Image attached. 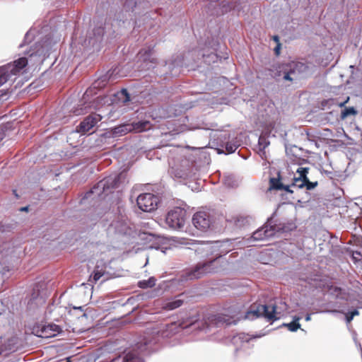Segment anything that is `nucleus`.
I'll list each match as a JSON object with an SVG mask.
<instances>
[{
	"instance_id": "cd10ccee",
	"label": "nucleus",
	"mask_w": 362,
	"mask_h": 362,
	"mask_svg": "<svg viewBox=\"0 0 362 362\" xmlns=\"http://www.w3.org/2000/svg\"><path fill=\"white\" fill-rule=\"evenodd\" d=\"M123 362H144V361L136 354L129 352L124 356Z\"/></svg>"
},
{
	"instance_id": "37998d69",
	"label": "nucleus",
	"mask_w": 362,
	"mask_h": 362,
	"mask_svg": "<svg viewBox=\"0 0 362 362\" xmlns=\"http://www.w3.org/2000/svg\"><path fill=\"white\" fill-rule=\"evenodd\" d=\"M74 113L76 115H79L83 114V113H84V112L82 110V109H80V110H79V109L76 108V109H75V110H74Z\"/></svg>"
},
{
	"instance_id": "1a4fd4ad",
	"label": "nucleus",
	"mask_w": 362,
	"mask_h": 362,
	"mask_svg": "<svg viewBox=\"0 0 362 362\" xmlns=\"http://www.w3.org/2000/svg\"><path fill=\"white\" fill-rule=\"evenodd\" d=\"M136 203L141 211L151 212L156 209L158 197L151 193H144L137 197Z\"/></svg>"
},
{
	"instance_id": "c03bdc74",
	"label": "nucleus",
	"mask_w": 362,
	"mask_h": 362,
	"mask_svg": "<svg viewBox=\"0 0 362 362\" xmlns=\"http://www.w3.org/2000/svg\"><path fill=\"white\" fill-rule=\"evenodd\" d=\"M243 339V337H241L240 334L239 335H237V336H235L233 338V341H234V343L238 340V339Z\"/></svg>"
},
{
	"instance_id": "e2e57ef3",
	"label": "nucleus",
	"mask_w": 362,
	"mask_h": 362,
	"mask_svg": "<svg viewBox=\"0 0 362 362\" xmlns=\"http://www.w3.org/2000/svg\"><path fill=\"white\" fill-rule=\"evenodd\" d=\"M1 354V351L0 350V354Z\"/></svg>"
},
{
	"instance_id": "a878e982",
	"label": "nucleus",
	"mask_w": 362,
	"mask_h": 362,
	"mask_svg": "<svg viewBox=\"0 0 362 362\" xmlns=\"http://www.w3.org/2000/svg\"><path fill=\"white\" fill-rule=\"evenodd\" d=\"M328 292L337 298H344L345 296L344 291L336 286H331L328 289Z\"/></svg>"
},
{
	"instance_id": "72a5a7b5",
	"label": "nucleus",
	"mask_w": 362,
	"mask_h": 362,
	"mask_svg": "<svg viewBox=\"0 0 362 362\" xmlns=\"http://www.w3.org/2000/svg\"><path fill=\"white\" fill-rule=\"evenodd\" d=\"M269 141L267 140V139L263 136L261 135L258 140V144L261 149L264 150L269 145Z\"/></svg>"
},
{
	"instance_id": "7c9ffc66",
	"label": "nucleus",
	"mask_w": 362,
	"mask_h": 362,
	"mask_svg": "<svg viewBox=\"0 0 362 362\" xmlns=\"http://www.w3.org/2000/svg\"><path fill=\"white\" fill-rule=\"evenodd\" d=\"M300 319V318H293L291 322L286 324L285 326H286L290 331L295 332L300 328V324L298 322Z\"/></svg>"
},
{
	"instance_id": "8fccbe9b",
	"label": "nucleus",
	"mask_w": 362,
	"mask_h": 362,
	"mask_svg": "<svg viewBox=\"0 0 362 362\" xmlns=\"http://www.w3.org/2000/svg\"><path fill=\"white\" fill-rule=\"evenodd\" d=\"M273 40H274L276 42H277V44H278V43H279V37L277 35H274V36L273 37Z\"/></svg>"
},
{
	"instance_id": "ddd939ff",
	"label": "nucleus",
	"mask_w": 362,
	"mask_h": 362,
	"mask_svg": "<svg viewBox=\"0 0 362 362\" xmlns=\"http://www.w3.org/2000/svg\"><path fill=\"white\" fill-rule=\"evenodd\" d=\"M154 47L155 45H149L141 49L138 53L139 59L146 63V66L150 64L148 69L153 68L157 64V59L153 57Z\"/></svg>"
},
{
	"instance_id": "423d86ee",
	"label": "nucleus",
	"mask_w": 362,
	"mask_h": 362,
	"mask_svg": "<svg viewBox=\"0 0 362 362\" xmlns=\"http://www.w3.org/2000/svg\"><path fill=\"white\" fill-rule=\"evenodd\" d=\"M216 260L217 258H215L208 262L198 263L193 269L187 273V279L190 280L199 279L206 274L216 272L217 268L214 267Z\"/></svg>"
},
{
	"instance_id": "aec40b11",
	"label": "nucleus",
	"mask_w": 362,
	"mask_h": 362,
	"mask_svg": "<svg viewBox=\"0 0 362 362\" xmlns=\"http://www.w3.org/2000/svg\"><path fill=\"white\" fill-rule=\"evenodd\" d=\"M132 125L131 124H124L117 126L113 129V134L115 136H121L126 134L132 131Z\"/></svg>"
},
{
	"instance_id": "b1692460",
	"label": "nucleus",
	"mask_w": 362,
	"mask_h": 362,
	"mask_svg": "<svg viewBox=\"0 0 362 362\" xmlns=\"http://www.w3.org/2000/svg\"><path fill=\"white\" fill-rule=\"evenodd\" d=\"M115 97L116 100L122 104H126L129 101H130V96L128 93L127 89L123 88L120 91L117 92L115 94Z\"/></svg>"
},
{
	"instance_id": "9b49d317",
	"label": "nucleus",
	"mask_w": 362,
	"mask_h": 362,
	"mask_svg": "<svg viewBox=\"0 0 362 362\" xmlns=\"http://www.w3.org/2000/svg\"><path fill=\"white\" fill-rule=\"evenodd\" d=\"M103 117L97 113L91 114L83 119L76 127V132L86 134L91 130L101 119Z\"/></svg>"
},
{
	"instance_id": "20e7f679",
	"label": "nucleus",
	"mask_w": 362,
	"mask_h": 362,
	"mask_svg": "<svg viewBox=\"0 0 362 362\" xmlns=\"http://www.w3.org/2000/svg\"><path fill=\"white\" fill-rule=\"evenodd\" d=\"M279 314L276 305L270 302L268 304L253 303L245 311L244 317H276Z\"/></svg>"
},
{
	"instance_id": "e433bc0d",
	"label": "nucleus",
	"mask_w": 362,
	"mask_h": 362,
	"mask_svg": "<svg viewBox=\"0 0 362 362\" xmlns=\"http://www.w3.org/2000/svg\"><path fill=\"white\" fill-rule=\"evenodd\" d=\"M343 313L345 315L344 317H355L356 315H360V313L356 308L348 309L346 311L343 312Z\"/></svg>"
},
{
	"instance_id": "58836bf2",
	"label": "nucleus",
	"mask_w": 362,
	"mask_h": 362,
	"mask_svg": "<svg viewBox=\"0 0 362 362\" xmlns=\"http://www.w3.org/2000/svg\"><path fill=\"white\" fill-rule=\"evenodd\" d=\"M104 273L102 272L101 271L98 270V267H97L95 271H94V273H93V279L95 281H97L98 280H99L103 276Z\"/></svg>"
},
{
	"instance_id": "6e6552de",
	"label": "nucleus",
	"mask_w": 362,
	"mask_h": 362,
	"mask_svg": "<svg viewBox=\"0 0 362 362\" xmlns=\"http://www.w3.org/2000/svg\"><path fill=\"white\" fill-rule=\"evenodd\" d=\"M216 136L218 145L222 148H225L227 153H234L240 145L237 138L230 139V134L228 132H219Z\"/></svg>"
},
{
	"instance_id": "864d4df0",
	"label": "nucleus",
	"mask_w": 362,
	"mask_h": 362,
	"mask_svg": "<svg viewBox=\"0 0 362 362\" xmlns=\"http://www.w3.org/2000/svg\"><path fill=\"white\" fill-rule=\"evenodd\" d=\"M327 312V310H324V309H320L319 310H317L316 313H325Z\"/></svg>"
},
{
	"instance_id": "6e6d98bb",
	"label": "nucleus",
	"mask_w": 362,
	"mask_h": 362,
	"mask_svg": "<svg viewBox=\"0 0 362 362\" xmlns=\"http://www.w3.org/2000/svg\"><path fill=\"white\" fill-rule=\"evenodd\" d=\"M268 320V322H270L271 320H278L279 318H272V317H269V318H267Z\"/></svg>"
},
{
	"instance_id": "4c0bfd02",
	"label": "nucleus",
	"mask_w": 362,
	"mask_h": 362,
	"mask_svg": "<svg viewBox=\"0 0 362 362\" xmlns=\"http://www.w3.org/2000/svg\"><path fill=\"white\" fill-rule=\"evenodd\" d=\"M305 180H306V184H305V187L308 190H311V189H314L317 185V182H310L308 180L307 176H306V179Z\"/></svg>"
},
{
	"instance_id": "052dcab7",
	"label": "nucleus",
	"mask_w": 362,
	"mask_h": 362,
	"mask_svg": "<svg viewBox=\"0 0 362 362\" xmlns=\"http://www.w3.org/2000/svg\"><path fill=\"white\" fill-rule=\"evenodd\" d=\"M332 313H337L336 310H333V311H331Z\"/></svg>"
},
{
	"instance_id": "c85d7f7f",
	"label": "nucleus",
	"mask_w": 362,
	"mask_h": 362,
	"mask_svg": "<svg viewBox=\"0 0 362 362\" xmlns=\"http://www.w3.org/2000/svg\"><path fill=\"white\" fill-rule=\"evenodd\" d=\"M357 114L356 110L354 107H345L341 113V118L345 119L349 115H356Z\"/></svg>"
},
{
	"instance_id": "6ab92c4d",
	"label": "nucleus",
	"mask_w": 362,
	"mask_h": 362,
	"mask_svg": "<svg viewBox=\"0 0 362 362\" xmlns=\"http://www.w3.org/2000/svg\"><path fill=\"white\" fill-rule=\"evenodd\" d=\"M182 296H183V294H180L175 298L165 302L163 308L167 310H173L180 307L183 304V299L181 298Z\"/></svg>"
},
{
	"instance_id": "de8ad7c7",
	"label": "nucleus",
	"mask_w": 362,
	"mask_h": 362,
	"mask_svg": "<svg viewBox=\"0 0 362 362\" xmlns=\"http://www.w3.org/2000/svg\"><path fill=\"white\" fill-rule=\"evenodd\" d=\"M229 9H237V10H239V8L237 7V6H233V5H230L228 4V5Z\"/></svg>"
},
{
	"instance_id": "473e14b6",
	"label": "nucleus",
	"mask_w": 362,
	"mask_h": 362,
	"mask_svg": "<svg viewBox=\"0 0 362 362\" xmlns=\"http://www.w3.org/2000/svg\"><path fill=\"white\" fill-rule=\"evenodd\" d=\"M202 57L204 59V62L206 63L210 64L211 62H215L217 59V54L211 52V54L206 55L205 54H202Z\"/></svg>"
},
{
	"instance_id": "f3484780",
	"label": "nucleus",
	"mask_w": 362,
	"mask_h": 362,
	"mask_svg": "<svg viewBox=\"0 0 362 362\" xmlns=\"http://www.w3.org/2000/svg\"><path fill=\"white\" fill-rule=\"evenodd\" d=\"M55 310H56L57 314L60 315L61 317H63L64 315L66 316V315H74V313H72L73 310L74 311H79L80 312L79 317H87V313L86 312H83V307H81V306L73 307L72 309H71L70 308H67L66 307H64V308L57 307V308H55Z\"/></svg>"
},
{
	"instance_id": "680f3d73",
	"label": "nucleus",
	"mask_w": 362,
	"mask_h": 362,
	"mask_svg": "<svg viewBox=\"0 0 362 362\" xmlns=\"http://www.w3.org/2000/svg\"><path fill=\"white\" fill-rule=\"evenodd\" d=\"M3 313L1 312H0V315H1Z\"/></svg>"
},
{
	"instance_id": "603ef678",
	"label": "nucleus",
	"mask_w": 362,
	"mask_h": 362,
	"mask_svg": "<svg viewBox=\"0 0 362 362\" xmlns=\"http://www.w3.org/2000/svg\"><path fill=\"white\" fill-rule=\"evenodd\" d=\"M3 308H4V303L2 301L0 300V310H1Z\"/></svg>"
},
{
	"instance_id": "412c9836",
	"label": "nucleus",
	"mask_w": 362,
	"mask_h": 362,
	"mask_svg": "<svg viewBox=\"0 0 362 362\" xmlns=\"http://www.w3.org/2000/svg\"><path fill=\"white\" fill-rule=\"evenodd\" d=\"M132 125V131H135L137 132H141L144 131H146L147 129H149L151 127L150 122L148 121H139L138 122H135L133 124H131Z\"/></svg>"
},
{
	"instance_id": "dca6fc26",
	"label": "nucleus",
	"mask_w": 362,
	"mask_h": 362,
	"mask_svg": "<svg viewBox=\"0 0 362 362\" xmlns=\"http://www.w3.org/2000/svg\"><path fill=\"white\" fill-rule=\"evenodd\" d=\"M298 173V177H296L295 175L293 177H291V187H296L298 189H301L305 187V184H306V175L308 172V168H298L297 171Z\"/></svg>"
},
{
	"instance_id": "f03ea898",
	"label": "nucleus",
	"mask_w": 362,
	"mask_h": 362,
	"mask_svg": "<svg viewBox=\"0 0 362 362\" xmlns=\"http://www.w3.org/2000/svg\"><path fill=\"white\" fill-rule=\"evenodd\" d=\"M25 57H20L13 62L0 66V87L8 81H15L18 76L25 71L28 65Z\"/></svg>"
},
{
	"instance_id": "2eb2a0df",
	"label": "nucleus",
	"mask_w": 362,
	"mask_h": 362,
	"mask_svg": "<svg viewBox=\"0 0 362 362\" xmlns=\"http://www.w3.org/2000/svg\"><path fill=\"white\" fill-rule=\"evenodd\" d=\"M227 243L228 240L226 242L216 241L212 243L205 244L202 250L206 252L210 251L211 252H218V253L216 255L219 257L228 252L229 250L223 248Z\"/></svg>"
},
{
	"instance_id": "49530a36",
	"label": "nucleus",
	"mask_w": 362,
	"mask_h": 362,
	"mask_svg": "<svg viewBox=\"0 0 362 362\" xmlns=\"http://www.w3.org/2000/svg\"><path fill=\"white\" fill-rule=\"evenodd\" d=\"M120 318H113L111 321L110 322H106V323H116Z\"/></svg>"
},
{
	"instance_id": "4be33fe9",
	"label": "nucleus",
	"mask_w": 362,
	"mask_h": 362,
	"mask_svg": "<svg viewBox=\"0 0 362 362\" xmlns=\"http://www.w3.org/2000/svg\"><path fill=\"white\" fill-rule=\"evenodd\" d=\"M45 47L42 44L37 45V43H35V47L33 49V46L30 47V49L25 52L26 55H28L29 57L33 56H41L44 54L45 53Z\"/></svg>"
},
{
	"instance_id": "a211bd4d",
	"label": "nucleus",
	"mask_w": 362,
	"mask_h": 362,
	"mask_svg": "<svg viewBox=\"0 0 362 362\" xmlns=\"http://www.w3.org/2000/svg\"><path fill=\"white\" fill-rule=\"evenodd\" d=\"M285 184L281 182V172H277L276 177H270L269 179V190H284Z\"/></svg>"
},
{
	"instance_id": "4468645a",
	"label": "nucleus",
	"mask_w": 362,
	"mask_h": 362,
	"mask_svg": "<svg viewBox=\"0 0 362 362\" xmlns=\"http://www.w3.org/2000/svg\"><path fill=\"white\" fill-rule=\"evenodd\" d=\"M274 227L266 225L255 231L252 234V238L255 240H263L272 237L274 235Z\"/></svg>"
},
{
	"instance_id": "a18cd8bd",
	"label": "nucleus",
	"mask_w": 362,
	"mask_h": 362,
	"mask_svg": "<svg viewBox=\"0 0 362 362\" xmlns=\"http://www.w3.org/2000/svg\"><path fill=\"white\" fill-rule=\"evenodd\" d=\"M4 135H5V134H4V131L2 130V129H0V142L4 139Z\"/></svg>"
},
{
	"instance_id": "5701e85b",
	"label": "nucleus",
	"mask_w": 362,
	"mask_h": 362,
	"mask_svg": "<svg viewBox=\"0 0 362 362\" xmlns=\"http://www.w3.org/2000/svg\"><path fill=\"white\" fill-rule=\"evenodd\" d=\"M93 35L94 37L92 40H93V45H95V43L100 42L103 40V36L105 33V28L103 27L99 26L97 28H95L93 29Z\"/></svg>"
},
{
	"instance_id": "9d476101",
	"label": "nucleus",
	"mask_w": 362,
	"mask_h": 362,
	"mask_svg": "<svg viewBox=\"0 0 362 362\" xmlns=\"http://www.w3.org/2000/svg\"><path fill=\"white\" fill-rule=\"evenodd\" d=\"M61 331V327L55 324H39L34 326L33 329V334L42 338L54 337Z\"/></svg>"
},
{
	"instance_id": "2f4dec72",
	"label": "nucleus",
	"mask_w": 362,
	"mask_h": 362,
	"mask_svg": "<svg viewBox=\"0 0 362 362\" xmlns=\"http://www.w3.org/2000/svg\"><path fill=\"white\" fill-rule=\"evenodd\" d=\"M283 79L286 81H293L296 79V73L293 69H290L288 71H285L283 74Z\"/></svg>"
},
{
	"instance_id": "c756f323",
	"label": "nucleus",
	"mask_w": 362,
	"mask_h": 362,
	"mask_svg": "<svg viewBox=\"0 0 362 362\" xmlns=\"http://www.w3.org/2000/svg\"><path fill=\"white\" fill-rule=\"evenodd\" d=\"M281 182L284 183L285 185V191L287 192L293 193V190L290 189V187L291 186V182H290V180L288 179V177L286 176L284 173H281Z\"/></svg>"
},
{
	"instance_id": "f8f14e48",
	"label": "nucleus",
	"mask_w": 362,
	"mask_h": 362,
	"mask_svg": "<svg viewBox=\"0 0 362 362\" xmlns=\"http://www.w3.org/2000/svg\"><path fill=\"white\" fill-rule=\"evenodd\" d=\"M192 223L197 229L202 231H206L210 228L211 220L208 213L205 211H198L193 216Z\"/></svg>"
},
{
	"instance_id": "39448f33",
	"label": "nucleus",
	"mask_w": 362,
	"mask_h": 362,
	"mask_svg": "<svg viewBox=\"0 0 362 362\" xmlns=\"http://www.w3.org/2000/svg\"><path fill=\"white\" fill-rule=\"evenodd\" d=\"M186 211L179 206L170 210L165 217V223L168 228L173 230L182 229L185 223Z\"/></svg>"
},
{
	"instance_id": "a19ab883",
	"label": "nucleus",
	"mask_w": 362,
	"mask_h": 362,
	"mask_svg": "<svg viewBox=\"0 0 362 362\" xmlns=\"http://www.w3.org/2000/svg\"><path fill=\"white\" fill-rule=\"evenodd\" d=\"M158 294V291L156 290L151 291L148 292V298H154Z\"/></svg>"
},
{
	"instance_id": "7ed1b4c3",
	"label": "nucleus",
	"mask_w": 362,
	"mask_h": 362,
	"mask_svg": "<svg viewBox=\"0 0 362 362\" xmlns=\"http://www.w3.org/2000/svg\"><path fill=\"white\" fill-rule=\"evenodd\" d=\"M122 178H124V175L122 173L107 177L103 180L98 182L89 192H86L83 199H103L110 189L118 187V184Z\"/></svg>"
},
{
	"instance_id": "ea45409f",
	"label": "nucleus",
	"mask_w": 362,
	"mask_h": 362,
	"mask_svg": "<svg viewBox=\"0 0 362 362\" xmlns=\"http://www.w3.org/2000/svg\"><path fill=\"white\" fill-rule=\"evenodd\" d=\"M334 100H335L334 99H331V100H330V101H332V103H332V104H336V105H337L338 106H339V107H344V105H345L349 102V96H348V97H346V100H344V101H342V102H336V103H334Z\"/></svg>"
},
{
	"instance_id": "393cba45",
	"label": "nucleus",
	"mask_w": 362,
	"mask_h": 362,
	"mask_svg": "<svg viewBox=\"0 0 362 362\" xmlns=\"http://www.w3.org/2000/svg\"><path fill=\"white\" fill-rule=\"evenodd\" d=\"M192 318H187V325L185 324V322H180L178 323V325L177 326V322H173L170 325V326L168 327V329L170 330V331H175V332H178L179 329H185L187 328L189 325H192L194 323V322L192 320H191Z\"/></svg>"
},
{
	"instance_id": "3c124183",
	"label": "nucleus",
	"mask_w": 362,
	"mask_h": 362,
	"mask_svg": "<svg viewBox=\"0 0 362 362\" xmlns=\"http://www.w3.org/2000/svg\"><path fill=\"white\" fill-rule=\"evenodd\" d=\"M354 318H346V323L349 324L351 322V321L353 320Z\"/></svg>"
},
{
	"instance_id": "09e8293b",
	"label": "nucleus",
	"mask_w": 362,
	"mask_h": 362,
	"mask_svg": "<svg viewBox=\"0 0 362 362\" xmlns=\"http://www.w3.org/2000/svg\"><path fill=\"white\" fill-rule=\"evenodd\" d=\"M211 317H230L228 314H221V315H211Z\"/></svg>"
},
{
	"instance_id": "4d7b16f0",
	"label": "nucleus",
	"mask_w": 362,
	"mask_h": 362,
	"mask_svg": "<svg viewBox=\"0 0 362 362\" xmlns=\"http://www.w3.org/2000/svg\"><path fill=\"white\" fill-rule=\"evenodd\" d=\"M310 315H311V314H307L306 317H310Z\"/></svg>"
},
{
	"instance_id": "13d9d810",
	"label": "nucleus",
	"mask_w": 362,
	"mask_h": 362,
	"mask_svg": "<svg viewBox=\"0 0 362 362\" xmlns=\"http://www.w3.org/2000/svg\"><path fill=\"white\" fill-rule=\"evenodd\" d=\"M23 46H24V45H23V44H21V45H20V47H23Z\"/></svg>"
},
{
	"instance_id": "f704fd0d",
	"label": "nucleus",
	"mask_w": 362,
	"mask_h": 362,
	"mask_svg": "<svg viewBox=\"0 0 362 362\" xmlns=\"http://www.w3.org/2000/svg\"><path fill=\"white\" fill-rule=\"evenodd\" d=\"M232 318H215V320H217L216 323H222L226 324V326L230 325L231 324H236L238 322V320H233L230 321Z\"/></svg>"
},
{
	"instance_id": "5fc2aeb1",
	"label": "nucleus",
	"mask_w": 362,
	"mask_h": 362,
	"mask_svg": "<svg viewBox=\"0 0 362 362\" xmlns=\"http://www.w3.org/2000/svg\"><path fill=\"white\" fill-rule=\"evenodd\" d=\"M21 210L23 211H28V206L23 207V208L21 209Z\"/></svg>"
},
{
	"instance_id": "79ce46f5",
	"label": "nucleus",
	"mask_w": 362,
	"mask_h": 362,
	"mask_svg": "<svg viewBox=\"0 0 362 362\" xmlns=\"http://www.w3.org/2000/svg\"><path fill=\"white\" fill-rule=\"evenodd\" d=\"M280 48H281V44L280 43H278L276 46V47L274 48V52L276 55H279V53H280Z\"/></svg>"
},
{
	"instance_id": "f257e3e1",
	"label": "nucleus",
	"mask_w": 362,
	"mask_h": 362,
	"mask_svg": "<svg viewBox=\"0 0 362 362\" xmlns=\"http://www.w3.org/2000/svg\"><path fill=\"white\" fill-rule=\"evenodd\" d=\"M170 175L177 180H187L196 175L197 169L191 156H180L169 162Z\"/></svg>"
},
{
	"instance_id": "c9c22d12",
	"label": "nucleus",
	"mask_w": 362,
	"mask_h": 362,
	"mask_svg": "<svg viewBox=\"0 0 362 362\" xmlns=\"http://www.w3.org/2000/svg\"><path fill=\"white\" fill-rule=\"evenodd\" d=\"M35 34V30L33 29H30L29 31H28L25 35L24 39V44L30 42L32 39L34 37V35Z\"/></svg>"
},
{
	"instance_id": "0eeeda50",
	"label": "nucleus",
	"mask_w": 362,
	"mask_h": 362,
	"mask_svg": "<svg viewBox=\"0 0 362 362\" xmlns=\"http://www.w3.org/2000/svg\"><path fill=\"white\" fill-rule=\"evenodd\" d=\"M46 301V293L40 291L38 286L33 288V292L27 303V310L30 313H35L37 310L44 305Z\"/></svg>"
},
{
	"instance_id": "bf43d9fd",
	"label": "nucleus",
	"mask_w": 362,
	"mask_h": 362,
	"mask_svg": "<svg viewBox=\"0 0 362 362\" xmlns=\"http://www.w3.org/2000/svg\"><path fill=\"white\" fill-rule=\"evenodd\" d=\"M305 319H306V320H310L311 318L308 317V318H305Z\"/></svg>"
},
{
	"instance_id": "bb28decb",
	"label": "nucleus",
	"mask_w": 362,
	"mask_h": 362,
	"mask_svg": "<svg viewBox=\"0 0 362 362\" xmlns=\"http://www.w3.org/2000/svg\"><path fill=\"white\" fill-rule=\"evenodd\" d=\"M156 279L154 277H150L147 280H142L138 282V286L141 288H152L156 285Z\"/></svg>"
}]
</instances>
